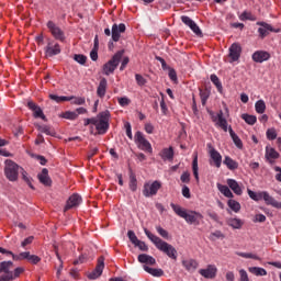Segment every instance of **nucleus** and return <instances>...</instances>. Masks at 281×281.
<instances>
[{
    "instance_id": "nucleus-1",
    "label": "nucleus",
    "mask_w": 281,
    "mask_h": 281,
    "mask_svg": "<svg viewBox=\"0 0 281 281\" xmlns=\"http://www.w3.org/2000/svg\"><path fill=\"white\" fill-rule=\"evenodd\" d=\"M144 232L147 238H149L155 244V247H157L159 251H162V254H166V256H168V258H171V260H177V248H175L172 245L168 244L167 241H164L157 235L150 233L148 228H144Z\"/></svg>"
},
{
    "instance_id": "nucleus-2",
    "label": "nucleus",
    "mask_w": 281,
    "mask_h": 281,
    "mask_svg": "<svg viewBox=\"0 0 281 281\" xmlns=\"http://www.w3.org/2000/svg\"><path fill=\"white\" fill-rule=\"evenodd\" d=\"M170 206L173 210L175 214H177V216H180V218H184L186 223H188L189 225H201L203 214L195 211H187L186 209L175 203H171Z\"/></svg>"
},
{
    "instance_id": "nucleus-3",
    "label": "nucleus",
    "mask_w": 281,
    "mask_h": 281,
    "mask_svg": "<svg viewBox=\"0 0 281 281\" xmlns=\"http://www.w3.org/2000/svg\"><path fill=\"white\" fill-rule=\"evenodd\" d=\"M109 120H111V112L108 110L100 112L97 116H94L93 125L95 131H98V135H106L109 132Z\"/></svg>"
},
{
    "instance_id": "nucleus-4",
    "label": "nucleus",
    "mask_w": 281,
    "mask_h": 281,
    "mask_svg": "<svg viewBox=\"0 0 281 281\" xmlns=\"http://www.w3.org/2000/svg\"><path fill=\"white\" fill-rule=\"evenodd\" d=\"M248 196L252 199V201H265L266 205H271L276 207V210H281V202H278L273 199L267 191L254 192L251 189H248Z\"/></svg>"
},
{
    "instance_id": "nucleus-5",
    "label": "nucleus",
    "mask_w": 281,
    "mask_h": 281,
    "mask_svg": "<svg viewBox=\"0 0 281 281\" xmlns=\"http://www.w3.org/2000/svg\"><path fill=\"white\" fill-rule=\"evenodd\" d=\"M23 168L19 166L14 160L7 159L4 161V176L9 181H19V172H21Z\"/></svg>"
},
{
    "instance_id": "nucleus-6",
    "label": "nucleus",
    "mask_w": 281,
    "mask_h": 281,
    "mask_svg": "<svg viewBox=\"0 0 281 281\" xmlns=\"http://www.w3.org/2000/svg\"><path fill=\"white\" fill-rule=\"evenodd\" d=\"M122 56H124V50L116 52L113 57L103 65V74L104 76H111L115 74L120 63L122 61Z\"/></svg>"
},
{
    "instance_id": "nucleus-7",
    "label": "nucleus",
    "mask_w": 281,
    "mask_h": 281,
    "mask_svg": "<svg viewBox=\"0 0 281 281\" xmlns=\"http://www.w3.org/2000/svg\"><path fill=\"white\" fill-rule=\"evenodd\" d=\"M134 142L139 150H144L145 153H153V145H150V142L146 139V136H144V133H142L140 131L135 133Z\"/></svg>"
},
{
    "instance_id": "nucleus-8",
    "label": "nucleus",
    "mask_w": 281,
    "mask_h": 281,
    "mask_svg": "<svg viewBox=\"0 0 281 281\" xmlns=\"http://www.w3.org/2000/svg\"><path fill=\"white\" fill-rule=\"evenodd\" d=\"M161 190V182L154 181L153 183L146 182L143 187V195L146 199H149V196H156L157 192Z\"/></svg>"
},
{
    "instance_id": "nucleus-9",
    "label": "nucleus",
    "mask_w": 281,
    "mask_h": 281,
    "mask_svg": "<svg viewBox=\"0 0 281 281\" xmlns=\"http://www.w3.org/2000/svg\"><path fill=\"white\" fill-rule=\"evenodd\" d=\"M211 120L214 122L215 126H218V128H222L224 133H227V119H225L223 114V110H220L217 114H214V112H210Z\"/></svg>"
},
{
    "instance_id": "nucleus-10",
    "label": "nucleus",
    "mask_w": 281,
    "mask_h": 281,
    "mask_svg": "<svg viewBox=\"0 0 281 281\" xmlns=\"http://www.w3.org/2000/svg\"><path fill=\"white\" fill-rule=\"evenodd\" d=\"M47 27L52 34V36H54V38L56 41H60V43H65V31L56 25V23H54V21H48L47 22Z\"/></svg>"
},
{
    "instance_id": "nucleus-11",
    "label": "nucleus",
    "mask_w": 281,
    "mask_h": 281,
    "mask_svg": "<svg viewBox=\"0 0 281 281\" xmlns=\"http://www.w3.org/2000/svg\"><path fill=\"white\" fill-rule=\"evenodd\" d=\"M60 52V44L56 43L55 41H48L46 47L44 48L46 58H54V56H58Z\"/></svg>"
},
{
    "instance_id": "nucleus-12",
    "label": "nucleus",
    "mask_w": 281,
    "mask_h": 281,
    "mask_svg": "<svg viewBox=\"0 0 281 281\" xmlns=\"http://www.w3.org/2000/svg\"><path fill=\"white\" fill-rule=\"evenodd\" d=\"M13 260H27L31 265H38L41 257L31 255L30 251L20 252L18 256H13Z\"/></svg>"
},
{
    "instance_id": "nucleus-13",
    "label": "nucleus",
    "mask_w": 281,
    "mask_h": 281,
    "mask_svg": "<svg viewBox=\"0 0 281 281\" xmlns=\"http://www.w3.org/2000/svg\"><path fill=\"white\" fill-rule=\"evenodd\" d=\"M228 57L231 58V63H236L240 59V54H243V47L238 43H233L228 48Z\"/></svg>"
},
{
    "instance_id": "nucleus-14",
    "label": "nucleus",
    "mask_w": 281,
    "mask_h": 281,
    "mask_svg": "<svg viewBox=\"0 0 281 281\" xmlns=\"http://www.w3.org/2000/svg\"><path fill=\"white\" fill-rule=\"evenodd\" d=\"M104 271V257H99L95 269L88 274L89 280H98Z\"/></svg>"
},
{
    "instance_id": "nucleus-15",
    "label": "nucleus",
    "mask_w": 281,
    "mask_h": 281,
    "mask_svg": "<svg viewBox=\"0 0 281 281\" xmlns=\"http://www.w3.org/2000/svg\"><path fill=\"white\" fill-rule=\"evenodd\" d=\"M181 21L182 23H184V25L190 27V30H192L196 34V36H203V32H201V29L199 27V25L196 24V22L191 20L190 16L182 15Z\"/></svg>"
},
{
    "instance_id": "nucleus-16",
    "label": "nucleus",
    "mask_w": 281,
    "mask_h": 281,
    "mask_svg": "<svg viewBox=\"0 0 281 281\" xmlns=\"http://www.w3.org/2000/svg\"><path fill=\"white\" fill-rule=\"evenodd\" d=\"M124 32H126V24L121 23V24H113L112 25V41H114V43H117V41H120L122 34H124Z\"/></svg>"
},
{
    "instance_id": "nucleus-17",
    "label": "nucleus",
    "mask_w": 281,
    "mask_h": 281,
    "mask_svg": "<svg viewBox=\"0 0 281 281\" xmlns=\"http://www.w3.org/2000/svg\"><path fill=\"white\" fill-rule=\"evenodd\" d=\"M258 25H261V27L258 29L261 38L269 36L270 32H274L276 34L280 32V29H273L271 24H267L266 22H260Z\"/></svg>"
},
{
    "instance_id": "nucleus-18",
    "label": "nucleus",
    "mask_w": 281,
    "mask_h": 281,
    "mask_svg": "<svg viewBox=\"0 0 281 281\" xmlns=\"http://www.w3.org/2000/svg\"><path fill=\"white\" fill-rule=\"evenodd\" d=\"M218 269H216V266L209 265L206 269H200L199 273L203 278H206L207 280H213V278H216V272Z\"/></svg>"
},
{
    "instance_id": "nucleus-19",
    "label": "nucleus",
    "mask_w": 281,
    "mask_h": 281,
    "mask_svg": "<svg viewBox=\"0 0 281 281\" xmlns=\"http://www.w3.org/2000/svg\"><path fill=\"white\" fill-rule=\"evenodd\" d=\"M80 203H82V198L78 193H74L72 195L69 196L64 211L67 212V210L78 207Z\"/></svg>"
},
{
    "instance_id": "nucleus-20",
    "label": "nucleus",
    "mask_w": 281,
    "mask_h": 281,
    "mask_svg": "<svg viewBox=\"0 0 281 281\" xmlns=\"http://www.w3.org/2000/svg\"><path fill=\"white\" fill-rule=\"evenodd\" d=\"M254 63H265L271 58V54L267 50H256L251 56Z\"/></svg>"
},
{
    "instance_id": "nucleus-21",
    "label": "nucleus",
    "mask_w": 281,
    "mask_h": 281,
    "mask_svg": "<svg viewBox=\"0 0 281 281\" xmlns=\"http://www.w3.org/2000/svg\"><path fill=\"white\" fill-rule=\"evenodd\" d=\"M27 106L31 111H33L34 117H41V120H44V122H47V117L43 113V110L41 106L36 105V103L29 101Z\"/></svg>"
},
{
    "instance_id": "nucleus-22",
    "label": "nucleus",
    "mask_w": 281,
    "mask_h": 281,
    "mask_svg": "<svg viewBox=\"0 0 281 281\" xmlns=\"http://www.w3.org/2000/svg\"><path fill=\"white\" fill-rule=\"evenodd\" d=\"M40 183L45 186L46 188H49L52 186V178H49V170L47 168H44L41 173L37 175Z\"/></svg>"
},
{
    "instance_id": "nucleus-23",
    "label": "nucleus",
    "mask_w": 281,
    "mask_h": 281,
    "mask_svg": "<svg viewBox=\"0 0 281 281\" xmlns=\"http://www.w3.org/2000/svg\"><path fill=\"white\" fill-rule=\"evenodd\" d=\"M210 157L215 168H221V165L223 164V156H221V153H218V150H216L215 148H212L210 150Z\"/></svg>"
},
{
    "instance_id": "nucleus-24",
    "label": "nucleus",
    "mask_w": 281,
    "mask_h": 281,
    "mask_svg": "<svg viewBox=\"0 0 281 281\" xmlns=\"http://www.w3.org/2000/svg\"><path fill=\"white\" fill-rule=\"evenodd\" d=\"M106 87H109V81H106V78H101L99 86L97 88V95L99 98H104L106 95Z\"/></svg>"
},
{
    "instance_id": "nucleus-25",
    "label": "nucleus",
    "mask_w": 281,
    "mask_h": 281,
    "mask_svg": "<svg viewBox=\"0 0 281 281\" xmlns=\"http://www.w3.org/2000/svg\"><path fill=\"white\" fill-rule=\"evenodd\" d=\"M226 183L228 188H231V190H233V192L237 194V196L243 195V188L240 187V184H238V181H236L235 179H227Z\"/></svg>"
},
{
    "instance_id": "nucleus-26",
    "label": "nucleus",
    "mask_w": 281,
    "mask_h": 281,
    "mask_svg": "<svg viewBox=\"0 0 281 281\" xmlns=\"http://www.w3.org/2000/svg\"><path fill=\"white\" fill-rule=\"evenodd\" d=\"M182 267H184L186 271L189 272L196 271L199 262L195 259H183Z\"/></svg>"
},
{
    "instance_id": "nucleus-27",
    "label": "nucleus",
    "mask_w": 281,
    "mask_h": 281,
    "mask_svg": "<svg viewBox=\"0 0 281 281\" xmlns=\"http://www.w3.org/2000/svg\"><path fill=\"white\" fill-rule=\"evenodd\" d=\"M138 262L142 265H157V260H155V257L146 254L138 255Z\"/></svg>"
},
{
    "instance_id": "nucleus-28",
    "label": "nucleus",
    "mask_w": 281,
    "mask_h": 281,
    "mask_svg": "<svg viewBox=\"0 0 281 281\" xmlns=\"http://www.w3.org/2000/svg\"><path fill=\"white\" fill-rule=\"evenodd\" d=\"M160 157L164 161H172L175 159V149L172 147L162 149Z\"/></svg>"
},
{
    "instance_id": "nucleus-29",
    "label": "nucleus",
    "mask_w": 281,
    "mask_h": 281,
    "mask_svg": "<svg viewBox=\"0 0 281 281\" xmlns=\"http://www.w3.org/2000/svg\"><path fill=\"white\" fill-rule=\"evenodd\" d=\"M280 154L273 148V147H267L266 148V159L273 164V159H279Z\"/></svg>"
},
{
    "instance_id": "nucleus-30",
    "label": "nucleus",
    "mask_w": 281,
    "mask_h": 281,
    "mask_svg": "<svg viewBox=\"0 0 281 281\" xmlns=\"http://www.w3.org/2000/svg\"><path fill=\"white\" fill-rule=\"evenodd\" d=\"M130 175V190L132 192H137V176H135V172H133V169H130L128 171Z\"/></svg>"
},
{
    "instance_id": "nucleus-31",
    "label": "nucleus",
    "mask_w": 281,
    "mask_h": 281,
    "mask_svg": "<svg viewBox=\"0 0 281 281\" xmlns=\"http://www.w3.org/2000/svg\"><path fill=\"white\" fill-rule=\"evenodd\" d=\"M224 165L226 166V168H228V170H238V162L232 159V157L229 156L225 157Z\"/></svg>"
},
{
    "instance_id": "nucleus-32",
    "label": "nucleus",
    "mask_w": 281,
    "mask_h": 281,
    "mask_svg": "<svg viewBox=\"0 0 281 281\" xmlns=\"http://www.w3.org/2000/svg\"><path fill=\"white\" fill-rule=\"evenodd\" d=\"M68 102L71 104H76L77 106H83V104H87V99L85 97H68Z\"/></svg>"
},
{
    "instance_id": "nucleus-33",
    "label": "nucleus",
    "mask_w": 281,
    "mask_h": 281,
    "mask_svg": "<svg viewBox=\"0 0 281 281\" xmlns=\"http://www.w3.org/2000/svg\"><path fill=\"white\" fill-rule=\"evenodd\" d=\"M228 132L235 146H237V148H243V140H240V137H238V135L234 132L232 126L228 127Z\"/></svg>"
},
{
    "instance_id": "nucleus-34",
    "label": "nucleus",
    "mask_w": 281,
    "mask_h": 281,
    "mask_svg": "<svg viewBox=\"0 0 281 281\" xmlns=\"http://www.w3.org/2000/svg\"><path fill=\"white\" fill-rule=\"evenodd\" d=\"M217 189L226 196L227 199H234V193L229 190V187L225 184L217 183Z\"/></svg>"
},
{
    "instance_id": "nucleus-35",
    "label": "nucleus",
    "mask_w": 281,
    "mask_h": 281,
    "mask_svg": "<svg viewBox=\"0 0 281 281\" xmlns=\"http://www.w3.org/2000/svg\"><path fill=\"white\" fill-rule=\"evenodd\" d=\"M37 131H40V133H44L45 135H49L50 137L56 135V132L49 125H38Z\"/></svg>"
},
{
    "instance_id": "nucleus-36",
    "label": "nucleus",
    "mask_w": 281,
    "mask_h": 281,
    "mask_svg": "<svg viewBox=\"0 0 281 281\" xmlns=\"http://www.w3.org/2000/svg\"><path fill=\"white\" fill-rule=\"evenodd\" d=\"M211 82L216 87L218 93H223V83L221 82V79H218V76L216 75H211Z\"/></svg>"
},
{
    "instance_id": "nucleus-37",
    "label": "nucleus",
    "mask_w": 281,
    "mask_h": 281,
    "mask_svg": "<svg viewBox=\"0 0 281 281\" xmlns=\"http://www.w3.org/2000/svg\"><path fill=\"white\" fill-rule=\"evenodd\" d=\"M241 120H244L246 124H249L250 126H254V124L258 122V119L256 117V115H251V114H241Z\"/></svg>"
},
{
    "instance_id": "nucleus-38",
    "label": "nucleus",
    "mask_w": 281,
    "mask_h": 281,
    "mask_svg": "<svg viewBox=\"0 0 281 281\" xmlns=\"http://www.w3.org/2000/svg\"><path fill=\"white\" fill-rule=\"evenodd\" d=\"M14 267V262L12 261H2L0 262V269L3 273H11L10 270Z\"/></svg>"
},
{
    "instance_id": "nucleus-39",
    "label": "nucleus",
    "mask_w": 281,
    "mask_h": 281,
    "mask_svg": "<svg viewBox=\"0 0 281 281\" xmlns=\"http://www.w3.org/2000/svg\"><path fill=\"white\" fill-rule=\"evenodd\" d=\"M255 110L257 111V113L262 114L265 113V111H267V104L265 103L263 100H258L255 103Z\"/></svg>"
},
{
    "instance_id": "nucleus-40",
    "label": "nucleus",
    "mask_w": 281,
    "mask_h": 281,
    "mask_svg": "<svg viewBox=\"0 0 281 281\" xmlns=\"http://www.w3.org/2000/svg\"><path fill=\"white\" fill-rule=\"evenodd\" d=\"M248 271L254 276H267V271L265 270V268L260 267H250Z\"/></svg>"
},
{
    "instance_id": "nucleus-41",
    "label": "nucleus",
    "mask_w": 281,
    "mask_h": 281,
    "mask_svg": "<svg viewBox=\"0 0 281 281\" xmlns=\"http://www.w3.org/2000/svg\"><path fill=\"white\" fill-rule=\"evenodd\" d=\"M228 225L229 227H233V229H240V227H243V221L238 218H229Z\"/></svg>"
},
{
    "instance_id": "nucleus-42",
    "label": "nucleus",
    "mask_w": 281,
    "mask_h": 281,
    "mask_svg": "<svg viewBox=\"0 0 281 281\" xmlns=\"http://www.w3.org/2000/svg\"><path fill=\"white\" fill-rule=\"evenodd\" d=\"M192 170H193V176L195 177L196 181H199V157L198 156L193 158Z\"/></svg>"
},
{
    "instance_id": "nucleus-43",
    "label": "nucleus",
    "mask_w": 281,
    "mask_h": 281,
    "mask_svg": "<svg viewBox=\"0 0 281 281\" xmlns=\"http://www.w3.org/2000/svg\"><path fill=\"white\" fill-rule=\"evenodd\" d=\"M200 98L202 106H205V104H207V100L210 99V91L200 89Z\"/></svg>"
},
{
    "instance_id": "nucleus-44",
    "label": "nucleus",
    "mask_w": 281,
    "mask_h": 281,
    "mask_svg": "<svg viewBox=\"0 0 281 281\" xmlns=\"http://www.w3.org/2000/svg\"><path fill=\"white\" fill-rule=\"evenodd\" d=\"M228 207H231L233 212H240V203L236 200H228Z\"/></svg>"
},
{
    "instance_id": "nucleus-45",
    "label": "nucleus",
    "mask_w": 281,
    "mask_h": 281,
    "mask_svg": "<svg viewBox=\"0 0 281 281\" xmlns=\"http://www.w3.org/2000/svg\"><path fill=\"white\" fill-rule=\"evenodd\" d=\"M61 117H64V120H78V113H76V111H66L61 114Z\"/></svg>"
},
{
    "instance_id": "nucleus-46",
    "label": "nucleus",
    "mask_w": 281,
    "mask_h": 281,
    "mask_svg": "<svg viewBox=\"0 0 281 281\" xmlns=\"http://www.w3.org/2000/svg\"><path fill=\"white\" fill-rule=\"evenodd\" d=\"M20 172L22 175L23 181H25V183H27V186H29V188H31V190H34V186L32 184V178L27 176V171H24V169H23Z\"/></svg>"
},
{
    "instance_id": "nucleus-47",
    "label": "nucleus",
    "mask_w": 281,
    "mask_h": 281,
    "mask_svg": "<svg viewBox=\"0 0 281 281\" xmlns=\"http://www.w3.org/2000/svg\"><path fill=\"white\" fill-rule=\"evenodd\" d=\"M240 21H256V16H254V14H251V12H247L244 11L240 15H239Z\"/></svg>"
},
{
    "instance_id": "nucleus-48",
    "label": "nucleus",
    "mask_w": 281,
    "mask_h": 281,
    "mask_svg": "<svg viewBox=\"0 0 281 281\" xmlns=\"http://www.w3.org/2000/svg\"><path fill=\"white\" fill-rule=\"evenodd\" d=\"M209 238L214 241V240H218V239H223L225 238V235L223 234V232L221 231H215L214 233H211Z\"/></svg>"
},
{
    "instance_id": "nucleus-49",
    "label": "nucleus",
    "mask_w": 281,
    "mask_h": 281,
    "mask_svg": "<svg viewBox=\"0 0 281 281\" xmlns=\"http://www.w3.org/2000/svg\"><path fill=\"white\" fill-rule=\"evenodd\" d=\"M237 256H240V258H251L252 260H260V257H258V255L251 252H237Z\"/></svg>"
},
{
    "instance_id": "nucleus-50",
    "label": "nucleus",
    "mask_w": 281,
    "mask_h": 281,
    "mask_svg": "<svg viewBox=\"0 0 281 281\" xmlns=\"http://www.w3.org/2000/svg\"><path fill=\"white\" fill-rule=\"evenodd\" d=\"M124 128H125V133H126V136L128 137V139H133V127L131 126V123L125 122Z\"/></svg>"
},
{
    "instance_id": "nucleus-51",
    "label": "nucleus",
    "mask_w": 281,
    "mask_h": 281,
    "mask_svg": "<svg viewBox=\"0 0 281 281\" xmlns=\"http://www.w3.org/2000/svg\"><path fill=\"white\" fill-rule=\"evenodd\" d=\"M74 60H76V63H79V65H85L87 63V56L82 54H76L74 55Z\"/></svg>"
},
{
    "instance_id": "nucleus-52",
    "label": "nucleus",
    "mask_w": 281,
    "mask_h": 281,
    "mask_svg": "<svg viewBox=\"0 0 281 281\" xmlns=\"http://www.w3.org/2000/svg\"><path fill=\"white\" fill-rule=\"evenodd\" d=\"M267 138L270 140L277 139L278 138V133L276 132V128H269L266 132Z\"/></svg>"
},
{
    "instance_id": "nucleus-53",
    "label": "nucleus",
    "mask_w": 281,
    "mask_h": 281,
    "mask_svg": "<svg viewBox=\"0 0 281 281\" xmlns=\"http://www.w3.org/2000/svg\"><path fill=\"white\" fill-rule=\"evenodd\" d=\"M49 98L54 101V102H57V103H60V102H68L69 99L68 97H58L56 94H49Z\"/></svg>"
},
{
    "instance_id": "nucleus-54",
    "label": "nucleus",
    "mask_w": 281,
    "mask_h": 281,
    "mask_svg": "<svg viewBox=\"0 0 281 281\" xmlns=\"http://www.w3.org/2000/svg\"><path fill=\"white\" fill-rule=\"evenodd\" d=\"M134 247H138L140 251H148V245L139 239L134 244Z\"/></svg>"
},
{
    "instance_id": "nucleus-55",
    "label": "nucleus",
    "mask_w": 281,
    "mask_h": 281,
    "mask_svg": "<svg viewBox=\"0 0 281 281\" xmlns=\"http://www.w3.org/2000/svg\"><path fill=\"white\" fill-rule=\"evenodd\" d=\"M127 238H130L132 245H135L139 240V238H137V235H135V232L133 231L127 232Z\"/></svg>"
},
{
    "instance_id": "nucleus-56",
    "label": "nucleus",
    "mask_w": 281,
    "mask_h": 281,
    "mask_svg": "<svg viewBox=\"0 0 281 281\" xmlns=\"http://www.w3.org/2000/svg\"><path fill=\"white\" fill-rule=\"evenodd\" d=\"M135 79H136L138 87H144V85H146V78H144V76L136 74Z\"/></svg>"
},
{
    "instance_id": "nucleus-57",
    "label": "nucleus",
    "mask_w": 281,
    "mask_h": 281,
    "mask_svg": "<svg viewBox=\"0 0 281 281\" xmlns=\"http://www.w3.org/2000/svg\"><path fill=\"white\" fill-rule=\"evenodd\" d=\"M156 231L162 238H168L169 234L168 231L164 229L161 226H156Z\"/></svg>"
},
{
    "instance_id": "nucleus-58",
    "label": "nucleus",
    "mask_w": 281,
    "mask_h": 281,
    "mask_svg": "<svg viewBox=\"0 0 281 281\" xmlns=\"http://www.w3.org/2000/svg\"><path fill=\"white\" fill-rule=\"evenodd\" d=\"M120 106H128L131 104V100L126 97L119 98Z\"/></svg>"
},
{
    "instance_id": "nucleus-59",
    "label": "nucleus",
    "mask_w": 281,
    "mask_h": 281,
    "mask_svg": "<svg viewBox=\"0 0 281 281\" xmlns=\"http://www.w3.org/2000/svg\"><path fill=\"white\" fill-rule=\"evenodd\" d=\"M265 221H267V216H265V214L255 215L254 223H265Z\"/></svg>"
},
{
    "instance_id": "nucleus-60",
    "label": "nucleus",
    "mask_w": 281,
    "mask_h": 281,
    "mask_svg": "<svg viewBox=\"0 0 281 281\" xmlns=\"http://www.w3.org/2000/svg\"><path fill=\"white\" fill-rule=\"evenodd\" d=\"M150 276H154L155 278H161V276H164V270L154 268L151 270V274Z\"/></svg>"
},
{
    "instance_id": "nucleus-61",
    "label": "nucleus",
    "mask_w": 281,
    "mask_h": 281,
    "mask_svg": "<svg viewBox=\"0 0 281 281\" xmlns=\"http://www.w3.org/2000/svg\"><path fill=\"white\" fill-rule=\"evenodd\" d=\"M180 181H182V183H190V173L183 172L180 177Z\"/></svg>"
},
{
    "instance_id": "nucleus-62",
    "label": "nucleus",
    "mask_w": 281,
    "mask_h": 281,
    "mask_svg": "<svg viewBox=\"0 0 281 281\" xmlns=\"http://www.w3.org/2000/svg\"><path fill=\"white\" fill-rule=\"evenodd\" d=\"M240 281H249V276L247 274V271L239 270Z\"/></svg>"
},
{
    "instance_id": "nucleus-63",
    "label": "nucleus",
    "mask_w": 281,
    "mask_h": 281,
    "mask_svg": "<svg viewBox=\"0 0 281 281\" xmlns=\"http://www.w3.org/2000/svg\"><path fill=\"white\" fill-rule=\"evenodd\" d=\"M90 58L93 61L98 60V48L95 47L92 48V50L90 52Z\"/></svg>"
},
{
    "instance_id": "nucleus-64",
    "label": "nucleus",
    "mask_w": 281,
    "mask_h": 281,
    "mask_svg": "<svg viewBox=\"0 0 281 281\" xmlns=\"http://www.w3.org/2000/svg\"><path fill=\"white\" fill-rule=\"evenodd\" d=\"M274 170H276V172H277L276 179L281 183V168L278 167V166H276V167H274Z\"/></svg>"
}]
</instances>
